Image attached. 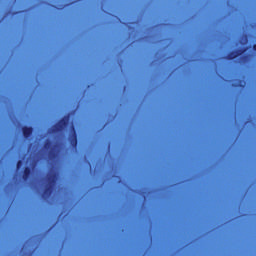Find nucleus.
<instances>
[{"mask_svg": "<svg viewBox=\"0 0 256 256\" xmlns=\"http://www.w3.org/2000/svg\"><path fill=\"white\" fill-rule=\"evenodd\" d=\"M48 185L45 187L43 192V198L49 199L53 193V187H55V183H57V173H53L48 175L47 177Z\"/></svg>", "mask_w": 256, "mask_h": 256, "instance_id": "obj_1", "label": "nucleus"}, {"mask_svg": "<svg viewBox=\"0 0 256 256\" xmlns=\"http://www.w3.org/2000/svg\"><path fill=\"white\" fill-rule=\"evenodd\" d=\"M69 125V116H64L61 118L57 124H55L51 129L50 133H61L65 130V127Z\"/></svg>", "mask_w": 256, "mask_h": 256, "instance_id": "obj_2", "label": "nucleus"}, {"mask_svg": "<svg viewBox=\"0 0 256 256\" xmlns=\"http://www.w3.org/2000/svg\"><path fill=\"white\" fill-rule=\"evenodd\" d=\"M244 52H245V49H237V50L231 51L226 56V59L228 61H233V59H237V57H239L240 55H243Z\"/></svg>", "mask_w": 256, "mask_h": 256, "instance_id": "obj_3", "label": "nucleus"}, {"mask_svg": "<svg viewBox=\"0 0 256 256\" xmlns=\"http://www.w3.org/2000/svg\"><path fill=\"white\" fill-rule=\"evenodd\" d=\"M70 145L73 149H77V131L75 127L72 126V134L69 137Z\"/></svg>", "mask_w": 256, "mask_h": 256, "instance_id": "obj_4", "label": "nucleus"}, {"mask_svg": "<svg viewBox=\"0 0 256 256\" xmlns=\"http://www.w3.org/2000/svg\"><path fill=\"white\" fill-rule=\"evenodd\" d=\"M32 173H33V169L29 166H26L24 168L23 175H22L23 181H29V179H31Z\"/></svg>", "mask_w": 256, "mask_h": 256, "instance_id": "obj_5", "label": "nucleus"}, {"mask_svg": "<svg viewBox=\"0 0 256 256\" xmlns=\"http://www.w3.org/2000/svg\"><path fill=\"white\" fill-rule=\"evenodd\" d=\"M22 134L24 139H29V137L33 135V127H27V126L22 127Z\"/></svg>", "mask_w": 256, "mask_h": 256, "instance_id": "obj_6", "label": "nucleus"}, {"mask_svg": "<svg viewBox=\"0 0 256 256\" xmlns=\"http://www.w3.org/2000/svg\"><path fill=\"white\" fill-rule=\"evenodd\" d=\"M51 145H52L51 140H47V141L45 142V144H44V148L50 149V148H51Z\"/></svg>", "mask_w": 256, "mask_h": 256, "instance_id": "obj_7", "label": "nucleus"}, {"mask_svg": "<svg viewBox=\"0 0 256 256\" xmlns=\"http://www.w3.org/2000/svg\"><path fill=\"white\" fill-rule=\"evenodd\" d=\"M242 61H243L244 63H247V61H249V55H244V56L242 57Z\"/></svg>", "mask_w": 256, "mask_h": 256, "instance_id": "obj_8", "label": "nucleus"}, {"mask_svg": "<svg viewBox=\"0 0 256 256\" xmlns=\"http://www.w3.org/2000/svg\"><path fill=\"white\" fill-rule=\"evenodd\" d=\"M23 165V161L19 160L16 164V169H19Z\"/></svg>", "mask_w": 256, "mask_h": 256, "instance_id": "obj_9", "label": "nucleus"}, {"mask_svg": "<svg viewBox=\"0 0 256 256\" xmlns=\"http://www.w3.org/2000/svg\"><path fill=\"white\" fill-rule=\"evenodd\" d=\"M253 50L256 51V44L253 45Z\"/></svg>", "mask_w": 256, "mask_h": 256, "instance_id": "obj_10", "label": "nucleus"}]
</instances>
